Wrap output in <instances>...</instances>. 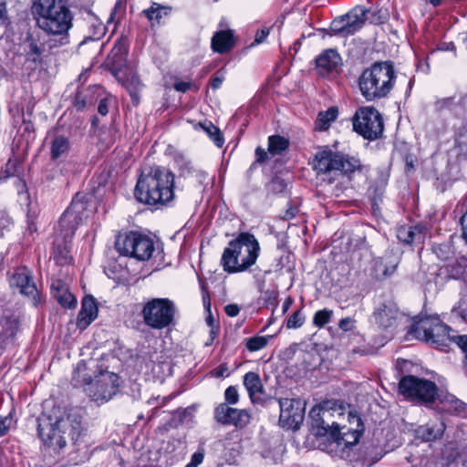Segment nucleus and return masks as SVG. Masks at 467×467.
<instances>
[{
    "label": "nucleus",
    "mask_w": 467,
    "mask_h": 467,
    "mask_svg": "<svg viewBox=\"0 0 467 467\" xmlns=\"http://www.w3.org/2000/svg\"><path fill=\"white\" fill-rule=\"evenodd\" d=\"M82 430L81 417L75 411H54L38 419V435L45 446L55 452L65 448L67 441L76 442Z\"/></svg>",
    "instance_id": "1"
},
{
    "label": "nucleus",
    "mask_w": 467,
    "mask_h": 467,
    "mask_svg": "<svg viewBox=\"0 0 467 467\" xmlns=\"http://www.w3.org/2000/svg\"><path fill=\"white\" fill-rule=\"evenodd\" d=\"M174 174L161 166L143 171L135 188L139 202L149 205H164L174 198Z\"/></svg>",
    "instance_id": "2"
},
{
    "label": "nucleus",
    "mask_w": 467,
    "mask_h": 467,
    "mask_svg": "<svg viewBox=\"0 0 467 467\" xmlns=\"http://www.w3.org/2000/svg\"><path fill=\"white\" fill-rule=\"evenodd\" d=\"M260 251V244L254 234L240 233L224 248L221 265L229 274L244 272L256 263Z\"/></svg>",
    "instance_id": "3"
},
{
    "label": "nucleus",
    "mask_w": 467,
    "mask_h": 467,
    "mask_svg": "<svg viewBox=\"0 0 467 467\" xmlns=\"http://www.w3.org/2000/svg\"><path fill=\"white\" fill-rule=\"evenodd\" d=\"M396 72L390 61L375 62L358 78V88L367 101L386 98L396 82Z\"/></svg>",
    "instance_id": "4"
},
{
    "label": "nucleus",
    "mask_w": 467,
    "mask_h": 467,
    "mask_svg": "<svg viewBox=\"0 0 467 467\" xmlns=\"http://www.w3.org/2000/svg\"><path fill=\"white\" fill-rule=\"evenodd\" d=\"M32 14L37 26L48 34H65L72 26L71 13L60 1L33 0Z\"/></svg>",
    "instance_id": "5"
},
{
    "label": "nucleus",
    "mask_w": 467,
    "mask_h": 467,
    "mask_svg": "<svg viewBox=\"0 0 467 467\" xmlns=\"http://www.w3.org/2000/svg\"><path fill=\"white\" fill-rule=\"evenodd\" d=\"M90 368L81 361L74 372L73 379L85 386V392L95 401L105 402L110 400L118 388V376L108 370L99 371L94 378L88 373Z\"/></svg>",
    "instance_id": "6"
},
{
    "label": "nucleus",
    "mask_w": 467,
    "mask_h": 467,
    "mask_svg": "<svg viewBox=\"0 0 467 467\" xmlns=\"http://www.w3.org/2000/svg\"><path fill=\"white\" fill-rule=\"evenodd\" d=\"M360 167V161L348 155L332 151L330 149L319 150L313 160V168L317 174L331 172L350 173Z\"/></svg>",
    "instance_id": "7"
},
{
    "label": "nucleus",
    "mask_w": 467,
    "mask_h": 467,
    "mask_svg": "<svg viewBox=\"0 0 467 467\" xmlns=\"http://www.w3.org/2000/svg\"><path fill=\"white\" fill-rule=\"evenodd\" d=\"M175 304L169 298H152L141 309L144 323L153 329H163L172 324Z\"/></svg>",
    "instance_id": "8"
},
{
    "label": "nucleus",
    "mask_w": 467,
    "mask_h": 467,
    "mask_svg": "<svg viewBox=\"0 0 467 467\" xmlns=\"http://www.w3.org/2000/svg\"><path fill=\"white\" fill-rule=\"evenodd\" d=\"M399 389L405 398L426 406L431 405L438 395V388L434 382L413 375L402 377Z\"/></svg>",
    "instance_id": "9"
},
{
    "label": "nucleus",
    "mask_w": 467,
    "mask_h": 467,
    "mask_svg": "<svg viewBox=\"0 0 467 467\" xmlns=\"http://www.w3.org/2000/svg\"><path fill=\"white\" fill-rule=\"evenodd\" d=\"M115 247L120 254L140 261L149 260L155 250L152 239L137 232H130L124 236H119Z\"/></svg>",
    "instance_id": "10"
},
{
    "label": "nucleus",
    "mask_w": 467,
    "mask_h": 467,
    "mask_svg": "<svg viewBox=\"0 0 467 467\" xmlns=\"http://www.w3.org/2000/svg\"><path fill=\"white\" fill-rule=\"evenodd\" d=\"M450 331L451 328L438 318L422 319L413 327L417 338L441 349L452 343L454 335L450 334Z\"/></svg>",
    "instance_id": "11"
},
{
    "label": "nucleus",
    "mask_w": 467,
    "mask_h": 467,
    "mask_svg": "<svg viewBox=\"0 0 467 467\" xmlns=\"http://www.w3.org/2000/svg\"><path fill=\"white\" fill-rule=\"evenodd\" d=\"M353 130L368 140H377L384 130L381 114L371 106L360 107L352 119Z\"/></svg>",
    "instance_id": "12"
},
{
    "label": "nucleus",
    "mask_w": 467,
    "mask_h": 467,
    "mask_svg": "<svg viewBox=\"0 0 467 467\" xmlns=\"http://www.w3.org/2000/svg\"><path fill=\"white\" fill-rule=\"evenodd\" d=\"M343 415L342 408L337 409L336 403L332 401L315 406L309 412L313 426L318 429L317 434L329 435L330 438L336 430L340 429V424L336 420Z\"/></svg>",
    "instance_id": "13"
},
{
    "label": "nucleus",
    "mask_w": 467,
    "mask_h": 467,
    "mask_svg": "<svg viewBox=\"0 0 467 467\" xmlns=\"http://www.w3.org/2000/svg\"><path fill=\"white\" fill-rule=\"evenodd\" d=\"M89 215L88 204L84 201V196L77 194L72 200L70 205L64 212L59 219V228L64 237H71L76 229Z\"/></svg>",
    "instance_id": "14"
},
{
    "label": "nucleus",
    "mask_w": 467,
    "mask_h": 467,
    "mask_svg": "<svg viewBox=\"0 0 467 467\" xmlns=\"http://www.w3.org/2000/svg\"><path fill=\"white\" fill-rule=\"evenodd\" d=\"M367 11L361 6H356L348 14L335 18L330 26L333 35L348 36L359 30L366 20Z\"/></svg>",
    "instance_id": "15"
},
{
    "label": "nucleus",
    "mask_w": 467,
    "mask_h": 467,
    "mask_svg": "<svg viewBox=\"0 0 467 467\" xmlns=\"http://www.w3.org/2000/svg\"><path fill=\"white\" fill-rule=\"evenodd\" d=\"M280 423L288 429H297L303 421L305 406L299 399H280Z\"/></svg>",
    "instance_id": "16"
},
{
    "label": "nucleus",
    "mask_w": 467,
    "mask_h": 467,
    "mask_svg": "<svg viewBox=\"0 0 467 467\" xmlns=\"http://www.w3.org/2000/svg\"><path fill=\"white\" fill-rule=\"evenodd\" d=\"M214 419L223 425L244 428L250 422L251 415L246 410H239L221 403L214 410Z\"/></svg>",
    "instance_id": "17"
},
{
    "label": "nucleus",
    "mask_w": 467,
    "mask_h": 467,
    "mask_svg": "<svg viewBox=\"0 0 467 467\" xmlns=\"http://www.w3.org/2000/svg\"><path fill=\"white\" fill-rule=\"evenodd\" d=\"M128 46L124 39H119L109 55L111 70L116 78L122 79L119 75L127 65Z\"/></svg>",
    "instance_id": "18"
},
{
    "label": "nucleus",
    "mask_w": 467,
    "mask_h": 467,
    "mask_svg": "<svg viewBox=\"0 0 467 467\" xmlns=\"http://www.w3.org/2000/svg\"><path fill=\"white\" fill-rule=\"evenodd\" d=\"M317 68L320 75H326L337 69L342 65V58L336 49H327L316 59Z\"/></svg>",
    "instance_id": "19"
},
{
    "label": "nucleus",
    "mask_w": 467,
    "mask_h": 467,
    "mask_svg": "<svg viewBox=\"0 0 467 467\" xmlns=\"http://www.w3.org/2000/svg\"><path fill=\"white\" fill-rule=\"evenodd\" d=\"M98 317V306L95 298L91 296H87L83 298L81 310L78 313L77 319V327L84 330L86 329Z\"/></svg>",
    "instance_id": "20"
},
{
    "label": "nucleus",
    "mask_w": 467,
    "mask_h": 467,
    "mask_svg": "<svg viewBox=\"0 0 467 467\" xmlns=\"http://www.w3.org/2000/svg\"><path fill=\"white\" fill-rule=\"evenodd\" d=\"M21 47L27 61H31L35 64L41 63L42 55L45 51V45L39 38H36L32 35H28L24 39Z\"/></svg>",
    "instance_id": "21"
},
{
    "label": "nucleus",
    "mask_w": 467,
    "mask_h": 467,
    "mask_svg": "<svg viewBox=\"0 0 467 467\" xmlns=\"http://www.w3.org/2000/svg\"><path fill=\"white\" fill-rule=\"evenodd\" d=\"M11 283L20 289L21 294L33 297L37 294L36 286L32 281L30 272L27 268L18 269L14 274Z\"/></svg>",
    "instance_id": "22"
},
{
    "label": "nucleus",
    "mask_w": 467,
    "mask_h": 467,
    "mask_svg": "<svg viewBox=\"0 0 467 467\" xmlns=\"http://www.w3.org/2000/svg\"><path fill=\"white\" fill-rule=\"evenodd\" d=\"M398 316L399 310L393 304H382L374 312L376 323L383 328L392 327Z\"/></svg>",
    "instance_id": "23"
},
{
    "label": "nucleus",
    "mask_w": 467,
    "mask_h": 467,
    "mask_svg": "<svg viewBox=\"0 0 467 467\" xmlns=\"http://www.w3.org/2000/svg\"><path fill=\"white\" fill-rule=\"evenodd\" d=\"M244 385L253 403H260L263 401L262 395L264 393V387L257 373L253 371L247 372L244 376Z\"/></svg>",
    "instance_id": "24"
},
{
    "label": "nucleus",
    "mask_w": 467,
    "mask_h": 467,
    "mask_svg": "<svg viewBox=\"0 0 467 467\" xmlns=\"http://www.w3.org/2000/svg\"><path fill=\"white\" fill-rule=\"evenodd\" d=\"M424 226L417 224L414 226L402 225L397 230L398 239L406 244L422 243L425 238Z\"/></svg>",
    "instance_id": "25"
},
{
    "label": "nucleus",
    "mask_w": 467,
    "mask_h": 467,
    "mask_svg": "<svg viewBox=\"0 0 467 467\" xmlns=\"http://www.w3.org/2000/svg\"><path fill=\"white\" fill-rule=\"evenodd\" d=\"M445 431L442 421L427 423L416 430V437L422 441H432L441 438Z\"/></svg>",
    "instance_id": "26"
},
{
    "label": "nucleus",
    "mask_w": 467,
    "mask_h": 467,
    "mask_svg": "<svg viewBox=\"0 0 467 467\" xmlns=\"http://www.w3.org/2000/svg\"><path fill=\"white\" fill-rule=\"evenodd\" d=\"M234 46L233 33L231 30H222L214 34L212 38V47L215 52L225 53Z\"/></svg>",
    "instance_id": "27"
},
{
    "label": "nucleus",
    "mask_w": 467,
    "mask_h": 467,
    "mask_svg": "<svg viewBox=\"0 0 467 467\" xmlns=\"http://www.w3.org/2000/svg\"><path fill=\"white\" fill-rule=\"evenodd\" d=\"M361 432L358 430H350L346 426L336 430L331 438L338 444L344 443L346 446H351L358 442Z\"/></svg>",
    "instance_id": "28"
},
{
    "label": "nucleus",
    "mask_w": 467,
    "mask_h": 467,
    "mask_svg": "<svg viewBox=\"0 0 467 467\" xmlns=\"http://www.w3.org/2000/svg\"><path fill=\"white\" fill-rule=\"evenodd\" d=\"M70 149L68 139L63 135H56L51 140L50 156L52 160H57L67 154Z\"/></svg>",
    "instance_id": "29"
},
{
    "label": "nucleus",
    "mask_w": 467,
    "mask_h": 467,
    "mask_svg": "<svg viewBox=\"0 0 467 467\" xmlns=\"http://www.w3.org/2000/svg\"><path fill=\"white\" fill-rule=\"evenodd\" d=\"M85 19L88 26V36L85 39L98 40L105 35L106 27L98 16L88 12Z\"/></svg>",
    "instance_id": "30"
},
{
    "label": "nucleus",
    "mask_w": 467,
    "mask_h": 467,
    "mask_svg": "<svg viewBox=\"0 0 467 467\" xmlns=\"http://www.w3.org/2000/svg\"><path fill=\"white\" fill-rule=\"evenodd\" d=\"M52 287L57 290L54 296L61 306L72 308L77 305V299L75 296L70 292H68L67 289L65 288L62 284H60V282H57V286L55 284H53Z\"/></svg>",
    "instance_id": "31"
},
{
    "label": "nucleus",
    "mask_w": 467,
    "mask_h": 467,
    "mask_svg": "<svg viewBox=\"0 0 467 467\" xmlns=\"http://www.w3.org/2000/svg\"><path fill=\"white\" fill-rule=\"evenodd\" d=\"M466 265L467 259L462 257L459 260L448 264L444 267V271L449 278L459 279L462 276Z\"/></svg>",
    "instance_id": "32"
},
{
    "label": "nucleus",
    "mask_w": 467,
    "mask_h": 467,
    "mask_svg": "<svg viewBox=\"0 0 467 467\" xmlns=\"http://www.w3.org/2000/svg\"><path fill=\"white\" fill-rule=\"evenodd\" d=\"M288 140L279 135H272L268 138V151L273 154H280L287 149Z\"/></svg>",
    "instance_id": "33"
},
{
    "label": "nucleus",
    "mask_w": 467,
    "mask_h": 467,
    "mask_svg": "<svg viewBox=\"0 0 467 467\" xmlns=\"http://www.w3.org/2000/svg\"><path fill=\"white\" fill-rule=\"evenodd\" d=\"M200 126L217 147L223 146L224 140L220 130L216 126L210 121H204L203 123H201Z\"/></svg>",
    "instance_id": "34"
},
{
    "label": "nucleus",
    "mask_w": 467,
    "mask_h": 467,
    "mask_svg": "<svg viewBox=\"0 0 467 467\" xmlns=\"http://www.w3.org/2000/svg\"><path fill=\"white\" fill-rule=\"evenodd\" d=\"M337 109L335 107H331L327 110L320 112L317 118L318 129L320 130H327L329 124L337 119Z\"/></svg>",
    "instance_id": "35"
},
{
    "label": "nucleus",
    "mask_w": 467,
    "mask_h": 467,
    "mask_svg": "<svg viewBox=\"0 0 467 467\" xmlns=\"http://www.w3.org/2000/svg\"><path fill=\"white\" fill-rule=\"evenodd\" d=\"M454 150L458 156L467 158V129L462 128L459 130L455 139Z\"/></svg>",
    "instance_id": "36"
},
{
    "label": "nucleus",
    "mask_w": 467,
    "mask_h": 467,
    "mask_svg": "<svg viewBox=\"0 0 467 467\" xmlns=\"http://www.w3.org/2000/svg\"><path fill=\"white\" fill-rule=\"evenodd\" d=\"M399 265V259L392 254H385L381 259L379 267L383 266L382 273L384 275L388 276L394 273L397 266Z\"/></svg>",
    "instance_id": "37"
},
{
    "label": "nucleus",
    "mask_w": 467,
    "mask_h": 467,
    "mask_svg": "<svg viewBox=\"0 0 467 467\" xmlns=\"http://www.w3.org/2000/svg\"><path fill=\"white\" fill-rule=\"evenodd\" d=\"M143 13L151 23H160L161 18L168 14V9L165 6L153 4L150 8L144 10Z\"/></svg>",
    "instance_id": "38"
},
{
    "label": "nucleus",
    "mask_w": 467,
    "mask_h": 467,
    "mask_svg": "<svg viewBox=\"0 0 467 467\" xmlns=\"http://www.w3.org/2000/svg\"><path fill=\"white\" fill-rule=\"evenodd\" d=\"M122 79L117 78L122 85L126 86L128 88H137L140 85V81L139 77L132 71L123 72L121 69V73L119 75Z\"/></svg>",
    "instance_id": "39"
},
{
    "label": "nucleus",
    "mask_w": 467,
    "mask_h": 467,
    "mask_svg": "<svg viewBox=\"0 0 467 467\" xmlns=\"http://www.w3.org/2000/svg\"><path fill=\"white\" fill-rule=\"evenodd\" d=\"M333 316V311L329 309H322L318 310L315 313L313 317V324L317 327H323L325 325L329 323L331 317Z\"/></svg>",
    "instance_id": "40"
},
{
    "label": "nucleus",
    "mask_w": 467,
    "mask_h": 467,
    "mask_svg": "<svg viewBox=\"0 0 467 467\" xmlns=\"http://www.w3.org/2000/svg\"><path fill=\"white\" fill-rule=\"evenodd\" d=\"M183 175L195 179L199 183L202 184L207 179V173L204 171L194 168L191 163L185 164Z\"/></svg>",
    "instance_id": "41"
},
{
    "label": "nucleus",
    "mask_w": 467,
    "mask_h": 467,
    "mask_svg": "<svg viewBox=\"0 0 467 467\" xmlns=\"http://www.w3.org/2000/svg\"><path fill=\"white\" fill-rule=\"evenodd\" d=\"M268 343V339L265 337H254L247 340L246 348L250 351H257L264 348Z\"/></svg>",
    "instance_id": "42"
},
{
    "label": "nucleus",
    "mask_w": 467,
    "mask_h": 467,
    "mask_svg": "<svg viewBox=\"0 0 467 467\" xmlns=\"http://www.w3.org/2000/svg\"><path fill=\"white\" fill-rule=\"evenodd\" d=\"M224 404L235 405L239 401V393L238 389L235 386L228 387L224 391Z\"/></svg>",
    "instance_id": "43"
},
{
    "label": "nucleus",
    "mask_w": 467,
    "mask_h": 467,
    "mask_svg": "<svg viewBox=\"0 0 467 467\" xmlns=\"http://www.w3.org/2000/svg\"><path fill=\"white\" fill-rule=\"evenodd\" d=\"M36 218H37V212L36 209H33L31 206H29L27 214H26V231L29 234H34L36 232Z\"/></svg>",
    "instance_id": "44"
},
{
    "label": "nucleus",
    "mask_w": 467,
    "mask_h": 467,
    "mask_svg": "<svg viewBox=\"0 0 467 467\" xmlns=\"http://www.w3.org/2000/svg\"><path fill=\"white\" fill-rule=\"evenodd\" d=\"M304 322L305 316L300 310H297L288 318L286 327L287 328H298L303 326Z\"/></svg>",
    "instance_id": "45"
},
{
    "label": "nucleus",
    "mask_w": 467,
    "mask_h": 467,
    "mask_svg": "<svg viewBox=\"0 0 467 467\" xmlns=\"http://www.w3.org/2000/svg\"><path fill=\"white\" fill-rule=\"evenodd\" d=\"M54 257L57 263L60 265L67 264L71 259L69 256V252L67 249V247L60 248L59 246H57L55 248Z\"/></svg>",
    "instance_id": "46"
},
{
    "label": "nucleus",
    "mask_w": 467,
    "mask_h": 467,
    "mask_svg": "<svg viewBox=\"0 0 467 467\" xmlns=\"http://www.w3.org/2000/svg\"><path fill=\"white\" fill-rule=\"evenodd\" d=\"M204 459V450L200 449L194 452L191 458V462L187 464L189 467H198Z\"/></svg>",
    "instance_id": "47"
},
{
    "label": "nucleus",
    "mask_w": 467,
    "mask_h": 467,
    "mask_svg": "<svg viewBox=\"0 0 467 467\" xmlns=\"http://www.w3.org/2000/svg\"><path fill=\"white\" fill-rule=\"evenodd\" d=\"M451 315L456 318L465 320L467 319V308L460 302L457 306L452 308Z\"/></svg>",
    "instance_id": "48"
},
{
    "label": "nucleus",
    "mask_w": 467,
    "mask_h": 467,
    "mask_svg": "<svg viewBox=\"0 0 467 467\" xmlns=\"http://www.w3.org/2000/svg\"><path fill=\"white\" fill-rule=\"evenodd\" d=\"M452 343L456 344L464 353L467 354V335H454Z\"/></svg>",
    "instance_id": "49"
},
{
    "label": "nucleus",
    "mask_w": 467,
    "mask_h": 467,
    "mask_svg": "<svg viewBox=\"0 0 467 467\" xmlns=\"http://www.w3.org/2000/svg\"><path fill=\"white\" fill-rule=\"evenodd\" d=\"M13 422V419L10 416L1 417L0 416V436L5 435Z\"/></svg>",
    "instance_id": "50"
},
{
    "label": "nucleus",
    "mask_w": 467,
    "mask_h": 467,
    "mask_svg": "<svg viewBox=\"0 0 467 467\" xmlns=\"http://www.w3.org/2000/svg\"><path fill=\"white\" fill-rule=\"evenodd\" d=\"M268 35H269V30L266 28L258 30L255 34L254 42L251 44V47H254L255 45H259V44L263 43Z\"/></svg>",
    "instance_id": "51"
},
{
    "label": "nucleus",
    "mask_w": 467,
    "mask_h": 467,
    "mask_svg": "<svg viewBox=\"0 0 467 467\" xmlns=\"http://www.w3.org/2000/svg\"><path fill=\"white\" fill-rule=\"evenodd\" d=\"M338 327L343 331H350L354 327V320L351 317H345L339 321Z\"/></svg>",
    "instance_id": "52"
},
{
    "label": "nucleus",
    "mask_w": 467,
    "mask_h": 467,
    "mask_svg": "<svg viewBox=\"0 0 467 467\" xmlns=\"http://www.w3.org/2000/svg\"><path fill=\"white\" fill-rule=\"evenodd\" d=\"M453 105V98H445L438 100L436 102V107L439 109H451V106Z\"/></svg>",
    "instance_id": "53"
},
{
    "label": "nucleus",
    "mask_w": 467,
    "mask_h": 467,
    "mask_svg": "<svg viewBox=\"0 0 467 467\" xmlns=\"http://www.w3.org/2000/svg\"><path fill=\"white\" fill-rule=\"evenodd\" d=\"M224 311L229 317H234L239 314L240 307L236 304H229L225 306Z\"/></svg>",
    "instance_id": "54"
},
{
    "label": "nucleus",
    "mask_w": 467,
    "mask_h": 467,
    "mask_svg": "<svg viewBox=\"0 0 467 467\" xmlns=\"http://www.w3.org/2000/svg\"><path fill=\"white\" fill-rule=\"evenodd\" d=\"M191 87L192 84L190 82L177 81L174 83V88L180 92H186Z\"/></svg>",
    "instance_id": "55"
},
{
    "label": "nucleus",
    "mask_w": 467,
    "mask_h": 467,
    "mask_svg": "<svg viewBox=\"0 0 467 467\" xmlns=\"http://www.w3.org/2000/svg\"><path fill=\"white\" fill-rule=\"evenodd\" d=\"M297 213V208L296 206L290 205L285 212L283 218L285 220H291L293 219Z\"/></svg>",
    "instance_id": "56"
},
{
    "label": "nucleus",
    "mask_w": 467,
    "mask_h": 467,
    "mask_svg": "<svg viewBox=\"0 0 467 467\" xmlns=\"http://www.w3.org/2000/svg\"><path fill=\"white\" fill-rule=\"evenodd\" d=\"M98 111L102 116H106L109 113V105L107 99H104L99 101Z\"/></svg>",
    "instance_id": "57"
},
{
    "label": "nucleus",
    "mask_w": 467,
    "mask_h": 467,
    "mask_svg": "<svg viewBox=\"0 0 467 467\" xmlns=\"http://www.w3.org/2000/svg\"><path fill=\"white\" fill-rule=\"evenodd\" d=\"M256 161L263 162L267 158V152L261 147H257L255 150Z\"/></svg>",
    "instance_id": "58"
},
{
    "label": "nucleus",
    "mask_w": 467,
    "mask_h": 467,
    "mask_svg": "<svg viewBox=\"0 0 467 467\" xmlns=\"http://www.w3.org/2000/svg\"><path fill=\"white\" fill-rule=\"evenodd\" d=\"M228 370V368L226 365H220L218 368H216L214 370H213V376L216 377V378H220V377H223L225 375V373L227 372Z\"/></svg>",
    "instance_id": "59"
},
{
    "label": "nucleus",
    "mask_w": 467,
    "mask_h": 467,
    "mask_svg": "<svg viewBox=\"0 0 467 467\" xmlns=\"http://www.w3.org/2000/svg\"><path fill=\"white\" fill-rule=\"evenodd\" d=\"M209 312V315L208 317H206V323L207 325L211 327V336L213 338L214 335L216 334L215 330H214V318L212 316V313H211V310L208 311Z\"/></svg>",
    "instance_id": "60"
},
{
    "label": "nucleus",
    "mask_w": 467,
    "mask_h": 467,
    "mask_svg": "<svg viewBox=\"0 0 467 467\" xmlns=\"http://www.w3.org/2000/svg\"><path fill=\"white\" fill-rule=\"evenodd\" d=\"M223 81V76H215L212 79V88L214 89H217L221 87L222 83Z\"/></svg>",
    "instance_id": "61"
},
{
    "label": "nucleus",
    "mask_w": 467,
    "mask_h": 467,
    "mask_svg": "<svg viewBox=\"0 0 467 467\" xmlns=\"http://www.w3.org/2000/svg\"><path fill=\"white\" fill-rule=\"evenodd\" d=\"M86 103L85 100L81 98L80 94H78L75 98V107L81 110L85 108Z\"/></svg>",
    "instance_id": "62"
},
{
    "label": "nucleus",
    "mask_w": 467,
    "mask_h": 467,
    "mask_svg": "<svg viewBox=\"0 0 467 467\" xmlns=\"http://www.w3.org/2000/svg\"><path fill=\"white\" fill-rule=\"evenodd\" d=\"M202 301H203V305H204L205 308L208 311H210V306H211L210 296L207 293L202 294Z\"/></svg>",
    "instance_id": "63"
},
{
    "label": "nucleus",
    "mask_w": 467,
    "mask_h": 467,
    "mask_svg": "<svg viewBox=\"0 0 467 467\" xmlns=\"http://www.w3.org/2000/svg\"><path fill=\"white\" fill-rule=\"evenodd\" d=\"M292 302L293 301L290 297H288L285 300V302L283 303V306H282L283 313H285L288 310V308L292 305Z\"/></svg>",
    "instance_id": "64"
}]
</instances>
